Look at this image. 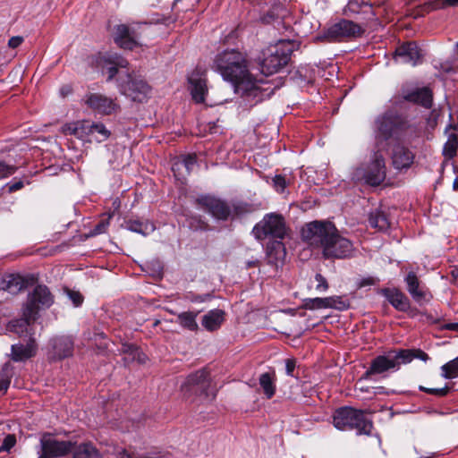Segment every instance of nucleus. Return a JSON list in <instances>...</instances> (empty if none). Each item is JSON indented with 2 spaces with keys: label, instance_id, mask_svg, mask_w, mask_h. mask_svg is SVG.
<instances>
[{
  "label": "nucleus",
  "instance_id": "nucleus-1",
  "mask_svg": "<svg viewBox=\"0 0 458 458\" xmlns=\"http://www.w3.org/2000/svg\"><path fill=\"white\" fill-rule=\"evenodd\" d=\"M213 69L221 74L225 81H230L234 92L252 97L256 101L263 99L267 89H262L261 80H255L249 72L245 55L235 50H225L214 59ZM270 93H266L268 96Z\"/></svg>",
  "mask_w": 458,
  "mask_h": 458
},
{
  "label": "nucleus",
  "instance_id": "nucleus-2",
  "mask_svg": "<svg viewBox=\"0 0 458 458\" xmlns=\"http://www.w3.org/2000/svg\"><path fill=\"white\" fill-rule=\"evenodd\" d=\"M53 301V295L49 289L46 285H37L28 296L22 318L10 322L11 330L18 334L27 330V327L38 319L39 310L49 308Z\"/></svg>",
  "mask_w": 458,
  "mask_h": 458
},
{
  "label": "nucleus",
  "instance_id": "nucleus-3",
  "mask_svg": "<svg viewBox=\"0 0 458 458\" xmlns=\"http://www.w3.org/2000/svg\"><path fill=\"white\" fill-rule=\"evenodd\" d=\"M302 237L310 245L321 247L326 258L342 259L348 256L352 249V242L337 231H302Z\"/></svg>",
  "mask_w": 458,
  "mask_h": 458
},
{
  "label": "nucleus",
  "instance_id": "nucleus-4",
  "mask_svg": "<svg viewBox=\"0 0 458 458\" xmlns=\"http://www.w3.org/2000/svg\"><path fill=\"white\" fill-rule=\"evenodd\" d=\"M298 47L299 44L295 41L280 39L264 48L259 58L261 72L268 76L279 72L287 64L290 55Z\"/></svg>",
  "mask_w": 458,
  "mask_h": 458
},
{
  "label": "nucleus",
  "instance_id": "nucleus-5",
  "mask_svg": "<svg viewBox=\"0 0 458 458\" xmlns=\"http://www.w3.org/2000/svg\"><path fill=\"white\" fill-rule=\"evenodd\" d=\"M386 151V149L375 147L368 159L352 171V180L363 182L371 186H377L382 183L386 174L384 158V152Z\"/></svg>",
  "mask_w": 458,
  "mask_h": 458
},
{
  "label": "nucleus",
  "instance_id": "nucleus-6",
  "mask_svg": "<svg viewBox=\"0 0 458 458\" xmlns=\"http://www.w3.org/2000/svg\"><path fill=\"white\" fill-rule=\"evenodd\" d=\"M407 351L391 350L385 355H377L371 360L369 367L358 380H377L378 377H386L390 370H398L402 364H408L410 356Z\"/></svg>",
  "mask_w": 458,
  "mask_h": 458
},
{
  "label": "nucleus",
  "instance_id": "nucleus-7",
  "mask_svg": "<svg viewBox=\"0 0 458 458\" xmlns=\"http://www.w3.org/2000/svg\"><path fill=\"white\" fill-rule=\"evenodd\" d=\"M333 424L340 430L355 429L358 435H371L373 422L365 411L349 406L337 409L333 415Z\"/></svg>",
  "mask_w": 458,
  "mask_h": 458
},
{
  "label": "nucleus",
  "instance_id": "nucleus-8",
  "mask_svg": "<svg viewBox=\"0 0 458 458\" xmlns=\"http://www.w3.org/2000/svg\"><path fill=\"white\" fill-rule=\"evenodd\" d=\"M212 379L208 369L203 368L191 373L181 386V391L185 397L204 395L206 398L215 399L216 391H211Z\"/></svg>",
  "mask_w": 458,
  "mask_h": 458
},
{
  "label": "nucleus",
  "instance_id": "nucleus-9",
  "mask_svg": "<svg viewBox=\"0 0 458 458\" xmlns=\"http://www.w3.org/2000/svg\"><path fill=\"white\" fill-rule=\"evenodd\" d=\"M62 130L66 135H73L81 140L88 141L96 140L101 142L107 140L111 134L105 124L89 121L68 123L64 125Z\"/></svg>",
  "mask_w": 458,
  "mask_h": 458
},
{
  "label": "nucleus",
  "instance_id": "nucleus-10",
  "mask_svg": "<svg viewBox=\"0 0 458 458\" xmlns=\"http://www.w3.org/2000/svg\"><path fill=\"white\" fill-rule=\"evenodd\" d=\"M401 119L394 112L388 111L375 121L376 148L387 149V140L399 136Z\"/></svg>",
  "mask_w": 458,
  "mask_h": 458
},
{
  "label": "nucleus",
  "instance_id": "nucleus-11",
  "mask_svg": "<svg viewBox=\"0 0 458 458\" xmlns=\"http://www.w3.org/2000/svg\"><path fill=\"white\" fill-rule=\"evenodd\" d=\"M256 237L266 241L267 262L276 269L282 266L285 258V247L283 240L286 231H256Z\"/></svg>",
  "mask_w": 458,
  "mask_h": 458
},
{
  "label": "nucleus",
  "instance_id": "nucleus-12",
  "mask_svg": "<svg viewBox=\"0 0 458 458\" xmlns=\"http://www.w3.org/2000/svg\"><path fill=\"white\" fill-rule=\"evenodd\" d=\"M40 454L38 458H59L70 454L74 447L72 441L59 440L55 435L43 433L39 440Z\"/></svg>",
  "mask_w": 458,
  "mask_h": 458
},
{
  "label": "nucleus",
  "instance_id": "nucleus-13",
  "mask_svg": "<svg viewBox=\"0 0 458 458\" xmlns=\"http://www.w3.org/2000/svg\"><path fill=\"white\" fill-rule=\"evenodd\" d=\"M127 81H120L118 88L120 92L133 101L143 102L150 95V86L140 76L125 74Z\"/></svg>",
  "mask_w": 458,
  "mask_h": 458
},
{
  "label": "nucleus",
  "instance_id": "nucleus-14",
  "mask_svg": "<svg viewBox=\"0 0 458 458\" xmlns=\"http://www.w3.org/2000/svg\"><path fill=\"white\" fill-rule=\"evenodd\" d=\"M85 104L93 112L102 115H111L120 111L121 106L116 97L102 93H89L85 96Z\"/></svg>",
  "mask_w": 458,
  "mask_h": 458
},
{
  "label": "nucleus",
  "instance_id": "nucleus-15",
  "mask_svg": "<svg viewBox=\"0 0 458 458\" xmlns=\"http://www.w3.org/2000/svg\"><path fill=\"white\" fill-rule=\"evenodd\" d=\"M363 31L364 30L359 24L344 19L328 27L324 33V38L329 41H338L359 37Z\"/></svg>",
  "mask_w": 458,
  "mask_h": 458
},
{
  "label": "nucleus",
  "instance_id": "nucleus-16",
  "mask_svg": "<svg viewBox=\"0 0 458 458\" xmlns=\"http://www.w3.org/2000/svg\"><path fill=\"white\" fill-rule=\"evenodd\" d=\"M199 204L213 217L218 220L233 218L234 212L225 201L212 196H202L198 199Z\"/></svg>",
  "mask_w": 458,
  "mask_h": 458
},
{
  "label": "nucleus",
  "instance_id": "nucleus-17",
  "mask_svg": "<svg viewBox=\"0 0 458 458\" xmlns=\"http://www.w3.org/2000/svg\"><path fill=\"white\" fill-rule=\"evenodd\" d=\"M406 289L412 300L420 305L429 302L432 294L428 287L421 283L417 274L410 271L404 277Z\"/></svg>",
  "mask_w": 458,
  "mask_h": 458
},
{
  "label": "nucleus",
  "instance_id": "nucleus-18",
  "mask_svg": "<svg viewBox=\"0 0 458 458\" xmlns=\"http://www.w3.org/2000/svg\"><path fill=\"white\" fill-rule=\"evenodd\" d=\"M423 53L415 42H407L395 50L394 60L400 64L415 66L422 62Z\"/></svg>",
  "mask_w": 458,
  "mask_h": 458
},
{
  "label": "nucleus",
  "instance_id": "nucleus-19",
  "mask_svg": "<svg viewBox=\"0 0 458 458\" xmlns=\"http://www.w3.org/2000/svg\"><path fill=\"white\" fill-rule=\"evenodd\" d=\"M97 66L102 71L107 70V81H111L118 73V68L127 67L128 62L116 54L99 55L96 57Z\"/></svg>",
  "mask_w": 458,
  "mask_h": 458
},
{
  "label": "nucleus",
  "instance_id": "nucleus-20",
  "mask_svg": "<svg viewBox=\"0 0 458 458\" xmlns=\"http://www.w3.org/2000/svg\"><path fill=\"white\" fill-rule=\"evenodd\" d=\"M190 90L196 103H204L208 93L207 79L205 73L195 70L189 76Z\"/></svg>",
  "mask_w": 458,
  "mask_h": 458
},
{
  "label": "nucleus",
  "instance_id": "nucleus-21",
  "mask_svg": "<svg viewBox=\"0 0 458 458\" xmlns=\"http://www.w3.org/2000/svg\"><path fill=\"white\" fill-rule=\"evenodd\" d=\"M380 293L399 311L405 312L411 308L409 298L398 288H383Z\"/></svg>",
  "mask_w": 458,
  "mask_h": 458
},
{
  "label": "nucleus",
  "instance_id": "nucleus-22",
  "mask_svg": "<svg viewBox=\"0 0 458 458\" xmlns=\"http://www.w3.org/2000/svg\"><path fill=\"white\" fill-rule=\"evenodd\" d=\"M73 341L70 336H58L51 340L54 356L57 359H64L72 354Z\"/></svg>",
  "mask_w": 458,
  "mask_h": 458
},
{
  "label": "nucleus",
  "instance_id": "nucleus-23",
  "mask_svg": "<svg viewBox=\"0 0 458 458\" xmlns=\"http://www.w3.org/2000/svg\"><path fill=\"white\" fill-rule=\"evenodd\" d=\"M392 159L396 169L408 168L413 162L414 155L405 147L397 145L393 150Z\"/></svg>",
  "mask_w": 458,
  "mask_h": 458
},
{
  "label": "nucleus",
  "instance_id": "nucleus-24",
  "mask_svg": "<svg viewBox=\"0 0 458 458\" xmlns=\"http://www.w3.org/2000/svg\"><path fill=\"white\" fill-rule=\"evenodd\" d=\"M114 39L120 47L124 49H132L138 45L137 40L131 35L129 28L123 24L115 27Z\"/></svg>",
  "mask_w": 458,
  "mask_h": 458
},
{
  "label": "nucleus",
  "instance_id": "nucleus-25",
  "mask_svg": "<svg viewBox=\"0 0 458 458\" xmlns=\"http://www.w3.org/2000/svg\"><path fill=\"white\" fill-rule=\"evenodd\" d=\"M225 311L222 310H212L202 318V326L208 331H216L222 326L225 321Z\"/></svg>",
  "mask_w": 458,
  "mask_h": 458
},
{
  "label": "nucleus",
  "instance_id": "nucleus-26",
  "mask_svg": "<svg viewBox=\"0 0 458 458\" xmlns=\"http://www.w3.org/2000/svg\"><path fill=\"white\" fill-rule=\"evenodd\" d=\"M3 284V290L17 294L26 287L27 282L21 276L12 274L4 277Z\"/></svg>",
  "mask_w": 458,
  "mask_h": 458
},
{
  "label": "nucleus",
  "instance_id": "nucleus-27",
  "mask_svg": "<svg viewBox=\"0 0 458 458\" xmlns=\"http://www.w3.org/2000/svg\"><path fill=\"white\" fill-rule=\"evenodd\" d=\"M284 219L277 213L267 214L262 221L257 224L253 229H284Z\"/></svg>",
  "mask_w": 458,
  "mask_h": 458
},
{
  "label": "nucleus",
  "instance_id": "nucleus-28",
  "mask_svg": "<svg viewBox=\"0 0 458 458\" xmlns=\"http://www.w3.org/2000/svg\"><path fill=\"white\" fill-rule=\"evenodd\" d=\"M34 341H30L26 345L13 344L12 346V359L14 361H21L32 357L35 354Z\"/></svg>",
  "mask_w": 458,
  "mask_h": 458
},
{
  "label": "nucleus",
  "instance_id": "nucleus-29",
  "mask_svg": "<svg viewBox=\"0 0 458 458\" xmlns=\"http://www.w3.org/2000/svg\"><path fill=\"white\" fill-rule=\"evenodd\" d=\"M409 101L418 103L425 107H430L432 103L431 91L427 88L418 89L405 96Z\"/></svg>",
  "mask_w": 458,
  "mask_h": 458
},
{
  "label": "nucleus",
  "instance_id": "nucleus-30",
  "mask_svg": "<svg viewBox=\"0 0 458 458\" xmlns=\"http://www.w3.org/2000/svg\"><path fill=\"white\" fill-rule=\"evenodd\" d=\"M259 382L266 397L271 399L276 393L274 375L268 372L263 373L259 376Z\"/></svg>",
  "mask_w": 458,
  "mask_h": 458
},
{
  "label": "nucleus",
  "instance_id": "nucleus-31",
  "mask_svg": "<svg viewBox=\"0 0 458 458\" xmlns=\"http://www.w3.org/2000/svg\"><path fill=\"white\" fill-rule=\"evenodd\" d=\"M369 225L375 229H389L392 225L385 214L379 210H375L369 214Z\"/></svg>",
  "mask_w": 458,
  "mask_h": 458
},
{
  "label": "nucleus",
  "instance_id": "nucleus-32",
  "mask_svg": "<svg viewBox=\"0 0 458 458\" xmlns=\"http://www.w3.org/2000/svg\"><path fill=\"white\" fill-rule=\"evenodd\" d=\"M73 458H102V456L91 444H82L73 453Z\"/></svg>",
  "mask_w": 458,
  "mask_h": 458
},
{
  "label": "nucleus",
  "instance_id": "nucleus-33",
  "mask_svg": "<svg viewBox=\"0 0 458 458\" xmlns=\"http://www.w3.org/2000/svg\"><path fill=\"white\" fill-rule=\"evenodd\" d=\"M197 313L187 311L182 312L177 316L178 323L191 331L198 329V324L196 322Z\"/></svg>",
  "mask_w": 458,
  "mask_h": 458
},
{
  "label": "nucleus",
  "instance_id": "nucleus-34",
  "mask_svg": "<svg viewBox=\"0 0 458 458\" xmlns=\"http://www.w3.org/2000/svg\"><path fill=\"white\" fill-rule=\"evenodd\" d=\"M330 306L328 297L326 298H308L303 301L302 308L305 310H322L328 309Z\"/></svg>",
  "mask_w": 458,
  "mask_h": 458
},
{
  "label": "nucleus",
  "instance_id": "nucleus-35",
  "mask_svg": "<svg viewBox=\"0 0 458 458\" xmlns=\"http://www.w3.org/2000/svg\"><path fill=\"white\" fill-rule=\"evenodd\" d=\"M458 147V135L451 132L448 135L447 141L444 145L443 154L447 158H452L455 154Z\"/></svg>",
  "mask_w": 458,
  "mask_h": 458
},
{
  "label": "nucleus",
  "instance_id": "nucleus-36",
  "mask_svg": "<svg viewBox=\"0 0 458 458\" xmlns=\"http://www.w3.org/2000/svg\"><path fill=\"white\" fill-rule=\"evenodd\" d=\"M442 376L445 378L458 377V358H455L441 367Z\"/></svg>",
  "mask_w": 458,
  "mask_h": 458
},
{
  "label": "nucleus",
  "instance_id": "nucleus-37",
  "mask_svg": "<svg viewBox=\"0 0 458 458\" xmlns=\"http://www.w3.org/2000/svg\"><path fill=\"white\" fill-rule=\"evenodd\" d=\"M99 232L100 231H90L89 233L75 235L70 240L69 243H64L63 245L57 246L56 249L58 250H62L64 247L74 246L86 241L90 237L96 236Z\"/></svg>",
  "mask_w": 458,
  "mask_h": 458
},
{
  "label": "nucleus",
  "instance_id": "nucleus-38",
  "mask_svg": "<svg viewBox=\"0 0 458 458\" xmlns=\"http://www.w3.org/2000/svg\"><path fill=\"white\" fill-rule=\"evenodd\" d=\"M195 164H196L195 156L188 155V156L183 157V158L181 161L176 162L173 165V171L175 173L176 170H179L181 167H184L186 172L189 174Z\"/></svg>",
  "mask_w": 458,
  "mask_h": 458
},
{
  "label": "nucleus",
  "instance_id": "nucleus-39",
  "mask_svg": "<svg viewBox=\"0 0 458 458\" xmlns=\"http://www.w3.org/2000/svg\"><path fill=\"white\" fill-rule=\"evenodd\" d=\"M329 308L335 309L338 310H346L350 308V301L344 299L342 296H330L328 297Z\"/></svg>",
  "mask_w": 458,
  "mask_h": 458
},
{
  "label": "nucleus",
  "instance_id": "nucleus-40",
  "mask_svg": "<svg viewBox=\"0 0 458 458\" xmlns=\"http://www.w3.org/2000/svg\"><path fill=\"white\" fill-rule=\"evenodd\" d=\"M306 229H336V227L330 220H314L306 224Z\"/></svg>",
  "mask_w": 458,
  "mask_h": 458
},
{
  "label": "nucleus",
  "instance_id": "nucleus-41",
  "mask_svg": "<svg viewBox=\"0 0 458 458\" xmlns=\"http://www.w3.org/2000/svg\"><path fill=\"white\" fill-rule=\"evenodd\" d=\"M17 171V166L4 160L0 161V181L12 176Z\"/></svg>",
  "mask_w": 458,
  "mask_h": 458
},
{
  "label": "nucleus",
  "instance_id": "nucleus-42",
  "mask_svg": "<svg viewBox=\"0 0 458 458\" xmlns=\"http://www.w3.org/2000/svg\"><path fill=\"white\" fill-rule=\"evenodd\" d=\"M272 182H273V187L279 193H283L284 191L285 188L290 184V180H287L282 174L275 175Z\"/></svg>",
  "mask_w": 458,
  "mask_h": 458
},
{
  "label": "nucleus",
  "instance_id": "nucleus-43",
  "mask_svg": "<svg viewBox=\"0 0 458 458\" xmlns=\"http://www.w3.org/2000/svg\"><path fill=\"white\" fill-rule=\"evenodd\" d=\"M399 351H407L409 352L410 359L409 363L415 358L420 359L421 360H428L429 359L428 355L421 351L420 349H399Z\"/></svg>",
  "mask_w": 458,
  "mask_h": 458
},
{
  "label": "nucleus",
  "instance_id": "nucleus-44",
  "mask_svg": "<svg viewBox=\"0 0 458 458\" xmlns=\"http://www.w3.org/2000/svg\"><path fill=\"white\" fill-rule=\"evenodd\" d=\"M16 444V437L13 434H8L4 438L0 445V450H3V452H10V450Z\"/></svg>",
  "mask_w": 458,
  "mask_h": 458
},
{
  "label": "nucleus",
  "instance_id": "nucleus-45",
  "mask_svg": "<svg viewBox=\"0 0 458 458\" xmlns=\"http://www.w3.org/2000/svg\"><path fill=\"white\" fill-rule=\"evenodd\" d=\"M315 280L318 283L316 285V291L318 293H325L329 288V284L325 276H323L320 273L316 274Z\"/></svg>",
  "mask_w": 458,
  "mask_h": 458
},
{
  "label": "nucleus",
  "instance_id": "nucleus-46",
  "mask_svg": "<svg viewBox=\"0 0 458 458\" xmlns=\"http://www.w3.org/2000/svg\"><path fill=\"white\" fill-rule=\"evenodd\" d=\"M149 226L152 229H156V226L148 219H136V220L131 221V224L129 229L134 230V229H140L142 227H144L145 229H148Z\"/></svg>",
  "mask_w": 458,
  "mask_h": 458
},
{
  "label": "nucleus",
  "instance_id": "nucleus-47",
  "mask_svg": "<svg viewBox=\"0 0 458 458\" xmlns=\"http://www.w3.org/2000/svg\"><path fill=\"white\" fill-rule=\"evenodd\" d=\"M429 4L433 9H441L448 5H455L458 0H428Z\"/></svg>",
  "mask_w": 458,
  "mask_h": 458
},
{
  "label": "nucleus",
  "instance_id": "nucleus-48",
  "mask_svg": "<svg viewBox=\"0 0 458 458\" xmlns=\"http://www.w3.org/2000/svg\"><path fill=\"white\" fill-rule=\"evenodd\" d=\"M128 351L134 352V356L131 357V360H137L139 363H145L148 360L147 355L138 347H127Z\"/></svg>",
  "mask_w": 458,
  "mask_h": 458
},
{
  "label": "nucleus",
  "instance_id": "nucleus-49",
  "mask_svg": "<svg viewBox=\"0 0 458 458\" xmlns=\"http://www.w3.org/2000/svg\"><path fill=\"white\" fill-rule=\"evenodd\" d=\"M361 393L372 394V395L380 394L385 393L383 386L369 387V386H358L356 388Z\"/></svg>",
  "mask_w": 458,
  "mask_h": 458
},
{
  "label": "nucleus",
  "instance_id": "nucleus-50",
  "mask_svg": "<svg viewBox=\"0 0 458 458\" xmlns=\"http://www.w3.org/2000/svg\"><path fill=\"white\" fill-rule=\"evenodd\" d=\"M68 295L76 307L80 306L83 301V296L79 292L69 291Z\"/></svg>",
  "mask_w": 458,
  "mask_h": 458
},
{
  "label": "nucleus",
  "instance_id": "nucleus-51",
  "mask_svg": "<svg viewBox=\"0 0 458 458\" xmlns=\"http://www.w3.org/2000/svg\"><path fill=\"white\" fill-rule=\"evenodd\" d=\"M10 378L8 376L1 374L0 375V393H6L9 386H10Z\"/></svg>",
  "mask_w": 458,
  "mask_h": 458
},
{
  "label": "nucleus",
  "instance_id": "nucleus-52",
  "mask_svg": "<svg viewBox=\"0 0 458 458\" xmlns=\"http://www.w3.org/2000/svg\"><path fill=\"white\" fill-rule=\"evenodd\" d=\"M127 347H137L136 345L134 344H123L122 346V352L125 355L124 357V360L127 362V361H132L131 360V357L134 356V352H131V350L128 351L127 350Z\"/></svg>",
  "mask_w": 458,
  "mask_h": 458
},
{
  "label": "nucleus",
  "instance_id": "nucleus-53",
  "mask_svg": "<svg viewBox=\"0 0 458 458\" xmlns=\"http://www.w3.org/2000/svg\"><path fill=\"white\" fill-rule=\"evenodd\" d=\"M7 187H8L9 192H14V191H17L22 189L24 187V183L22 181L20 180V181H16V182L8 183Z\"/></svg>",
  "mask_w": 458,
  "mask_h": 458
},
{
  "label": "nucleus",
  "instance_id": "nucleus-54",
  "mask_svg": "<svg viewBox=\"0 0 458 458\" xmlns=\"http://www.w3.org/2000/svg\"><path fill=\"white\" fill-rule=\"evenodd\" d=\"M296 367V360L294 359H287L285 360L286 374L293 376V370Z\"/></svg>",
  "mask_w": 458,
  "mask_h": 458
},
{
  "label": "nucleus",
  "instance_id": "nucleus-55",
  "mask_svg": "<svg viewBox=\"0 0 458 458\" xmlns=\"http://www.w3.org/2000/svg\"><path fill=\"white\" fill-rule=\"evenodd\" d=\"M450 391V387L447 386L442 388H432V394L437 396H445Z\"/></svg>",
  "mask_w": 458,
  "mask_h": 458
},
{
  "label": "nucleus",
  "instance_id": "nucleus-56",
  "mask_svg": "<svg viewBox=\"0 0 458 458\" xmlns=\"http://www.w3.org/2000/svg\"><path fill=\"white\" fill-rule=\"evenodd\" d=\"M377 281L375 278L373 277H367V278H363L360 281L358 286L360 288L361 287H364V286H369V285H374L376 284Z\"/></svg>",
  "mask_w": 458,
  "mask_h": 458
},
{
  "label": "nucleus",
  "instance_id": "nucleus-57",
  "mask_svg": "<svg viewBox=\"0 0 458 458\" xmlns=\"http://www.w3.org/2000/svg\"><path fill=\"white\" fill-rule=\"evenodd\" d=\"M22 40L21 37H13L9 39L8 45L10 47L15 48L21 44Z\"/></svg>",
  "mask_w": 458,
  "mask_h": 458
},
{
  "label": "nucleus",
  "instance_id": "nucleus-58",
  "mask_svg": "<svg viewBox=\"0 0 458 458\" xmlns=\"http://www.w3.org/2000/svg\"><path fill=\"white\" fill-rule=\"evenodd\" d=\"M443 329L458 332V323H447L442 327Z\"/></svg>",
  "mask_w": 458,
  "mask_h": 458
},
{
  "label": "nucleus",
  "instance_id": "nucleus-59",
  "mask_svg": "<svg viewBox=\"0 0 458 458\" xmlns=\"http://www.w3.org/2000/svg\"><path fill=\"white\" fill-rule=\"evenodd\" d=\"M359 6L358 2L355 1H350L347 4V8L352 12H357V7Z\"/></svg>",
  "mask_w": 458,
  "mask_h": 458
},
{
  "label": "nucleus",
  "instance_id": "nucleus-60",
  "mask_svg": "<svg viewBox=\"0 0 458 458\" xmlns=\"http://www.w3.org/2000/svg\"><path fill=\"white\" fill-rule=\"evenodd\" d=\"M118 454L121 455V458H123L124 456L130 457V455L127 453V451L124 448H122V447L118 450Z\"/></svg>",
  "mask_w": 458,
  "mask_h": 458
},
{
  "label": "nucleus",
  "instance_id": "nucleus-61",
  "mask_svg": "<svg viewBox=\"0 0 458 458\" xmlns=\"http://www.w3.org/2000/svg\"><path fill=\"white\" fill-rule=\"evenodd\" d=\"M108 225L107 224H105L104 223V219H102V221L100 223H98L96 226H95V229L97 230H99V229H104L106 226H107Z\"/></svg>",
  "mask_w": 458,
  "mask_h": 458
},
{
  "label": "nucleus",
  "instance_id": "nucleus-62",
  "mask_svg": "<svg viewBox=\"0 0 458 458\" xmlns=\"http://www.w3.org/2000/svg\"><path fill=\"white\" fill-rule=\"evenodd\" d=\"M419 388L422 392H425L427 394H432V388H428V387H425V386H420Z\"/></svg>",
  "mask_w": 458,
  "mask_h": 458
},
{
  "label": "nucleus",
  "instance_id": "nucleus-63",
  "mask_svg": "<svg viewBox=\"0 0 458 458\" xmlns=\"http://www.w3.org/2000/svg\"><path fill=\"white\" fill-rule=\"evenodd\" d=\"M454 190H458V177L455 178L454 182Z\"/></svg>",
  "mask_w": 458,
  "mask_h": 458
},
{
  "label": "nucleus",
  "instance_id": "nucleus-64",
  "mask_svg": "<svg viewBox=\"0 0 458 458\" xmlns=\"http://www.w3.org/2000/svg\"><path fill=\"white\" fill-rule=\"evenodd\" d=\"M449 129H453L454 131L457 130L455 127H453V125H452V124H449L448 128H446V131H447Z\"/></svg>",
  "mask_w": 458,
  "mask_h": 458
}]
</instances>
